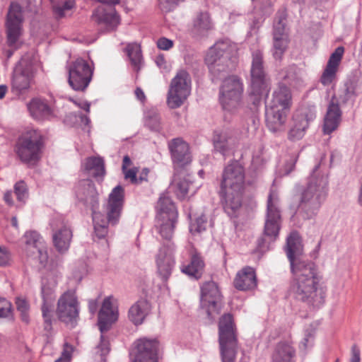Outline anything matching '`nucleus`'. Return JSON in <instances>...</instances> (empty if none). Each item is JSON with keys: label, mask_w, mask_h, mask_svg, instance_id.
I'll use <instances>...</instances> for the list:
<instances>
[{"label": "nucleus", "mask_w": 362, "mask_h": 362, "mask_svg": "<svg viewBox=\"0 0 362 362\" xmlns=\"http://www.w3.org/2000/svg\"><path fill=\"white\" fill-rule=\"evenodd\" d=\"M290 267L293 274L291 291L295 298L309 304H322L325 292L320 287L321 277L315 264L305 257L290 262Z\"/></svg>", "instance_id": "1"}, {"label": "nucleus", "mask_w": 362, "mask_h": 362, "mask_svg": "<svg viewBox=\"0 0 362 362\" xmlns=\"http://www.w3.org/2000/svg\"><path fill=\"white\" fill-rule=\"evenodd\" d=\"M290 267L293 274L291 291L295 298L309 304H322L325 292L320 287L321 277L315 264L305 257L290 262Z\"/></svg>", "instance_id": "2"}, {"label": "nucleus", "mask_w": 362, "mask_h": 362, "mask_svg": "<svg viewBox=\"0 0 362 362\" xmlns=\"http://www.w3.org/2000/svg\"><path fill=\"white\" fill-rule=\"evenodd\" d=\"M319 167L320 164L315 165L306 186L300 192L298 211L305 220L312 219L317 215L327 197L328 178L319 172Z\"/></svg>", "instance_id": "3"}, {"label": "nucleus", "mask_w": 362, "mask_h": 362, "mask_svg": "<svg viewBox=\"0 0 362 362\" xmlns=\"http://www.w3.org/2000/svg\"><path fill=\"white\" fill-rule=\"evenodd\" d=\"M291 105L290 88L284 83H279L266 107V122L270 131L276 132L284 129Z\"/></svg>", "instance_id": "4"}, {"label": "nucleus", "mask_w": 362, "mask_h": 362, "mask_svg": "<svg viewBox=\"0 0 362 362\" xmlns=\"http://www.w3.org/2000/svg\"><path fill=\"white\" fill-rule=\"evenodd\" d=\"M124 200V191L122 186H116L109 195L108 202L106 206V214L105 217L100 212L96 210L92 213L94 230L99 238H103L107 234V226L109 223L115 225L117 223L122 211Z\"/></svg>", "instance_id": "5"}, {"label": "nucleus", "mask_w": 362, "mask_h": 362, "mask_svg": "<svg viewBox=\"0 0 362 362\" xmlns=\"http://www.w3.org/2000/svg\"><path fill=\"white\" fill-rule=\"evenodd\" d=\"M218 344L222 362H235L238 342L233 318L230 313L224 314L219 320Z\"/></svg>", "instance_id": "6"}, {"label": "nucleus", "mask_w": 362, "mask_h": 362, "mask_svg": "<svg viewBox=\"0 0 362 362\" xmlns=\"http://www.w3.org/2000/svg\"><path fill=\"white\" fill-rule=\"evenodd\" d=\"M43 148L44 141L40 132L30 129L19 137L16 151L22 162L35 164L40 159Z\"/></svg>", "instance_id": "7"}, {"label": "nucleus", "mask_w": 362, "mask_h": 362, "mask_svg": "<svg viewBox=\"0 0 362 362\" xmlns=\"http://www.w3.org/2000/svg\"><path fill=\"white\" fill-rule=\"evenodd\" d=\"M243 86L235 76L226 78L219 90V102L225 112L235 113L242 107Z\"/></svg>", "instance_id": "8"}, {"label": "nucleus", "mask_w": 362, "mask_h": 362, "mask_svg": "<svg viewBox=\"0 0 362 362\" xmlns=\"http://www.w3.org/2000/svg\"><path fill=\"white\" fill-rule=\"evenodd\" d=\"M205 62L209 71L216 78L228 72L233 64L230 62V46L228 42H218L208 51Z\"/></svg>", "instance_id": "9"}, {"label": "nucleus", "mask_w": 362, "mask_h": 362, "mask_svg": "<svg viewBox=\"0 0 362 362\" xmlns=\"http://www.w3.org/2000/svg\"><path fill=\"white\" fill-rule=\"evenodd\" d=\"M79 302L74 289L64 292L59 298L55 310L57 319L66 327H75L79 320Z\"/></svg>", "instance_id": "10"}, {"label": "nucleus", "mask_w": 362, "mask_h": 362, "mask_svg": "<svg viewBox=\"0 0 362 362\" xmlns=\"http://www.w3.org/2000/svg\"><path fill=\"white\" fill-rule=\"evenodd\" d=\"M269 85L270 81L266 72L263 53L259 49L255 50L252 53L250 93L257 97L267 95Z\"/></svg>", "instance_id": "11"}, {"label": "nucleus", "mask_w": 362, "mask_h": 362, "mask_svg": "<svg viewBox=\"0 0 362 362\" xmlns=\"http://www.w3.org/2000/svg\"><path fill=\"white\" fill-rule=\"evenodd\" d=\"M191 92V78L185 70L179 71L172 79L167 95V104L170 109L183 105Z\"/></svg>", "instance_id": "12"}, {"label": "nucleus", "mask_w": 362, "mask_h": 362, "mask_svg": "<svg viewBox=\"0 0 362 362\" xmlns=\"http://www.w3.org/2000/svg\"><path fill=\"white\" fill-rule=\"evenodd\" d=\"M102 5L97 7L92 13L91 20L106 32L114 31L120 23V17L114 6L119 0H97Z\"/></svg>", "instance_id": "13"}, {"label": "nucleus", "mask_w": 362, "mask_h": 362, "mask_svg": "<svg viewBox=\"0 0 362 362\" xmlns=\"http://www.w3.org/2000/svg\"><path fill=\"white\" fill-rule=\"evenodd\" d=\"M69 86L77 91H84L89 86L93 75L94 67L83 58H78L68 67Z\"/></svg>", "instance_id": "14"}, {"label": "nucleus", "mask_w": 362, "mask_h": 362, "mask_svg": "<svg viewBox=\"0 0 362 362\" xmlns=\"http://www.w3.org/2000/svg\"><path fill=\"white\" fill-rule=\"evenodd\" d=\"M201 308L210 320H214L223 306L222 296L214 281H207L201 287Z\"/></svg>", "instance_id": "15"}, {"label": "nucleus", "mask_w": 362, "mask_h": 362, "mask_svg": "<svg viewBox=\"0 0 362 362\" xmlns=\"http://www.w3.org/2000/svg\"><path fill=\"white\" fill-rule=\"evenodd\" d=\"M281 222V216L279 209V199L277 193L271 189L267 198L264 235L271 240H274L279 235Z\"/></svg>", "instance_id": "16"}, {"label": "nucleus", "mask_w": 362, "mask_h": 362, "mask_svg": "<svg viewBox=\"0 0 362 362\" xmlns=\"http://www.w3.org/2000/svg\"><path fill=\"white\" fill-rule=\"evenodd\" d=\"M22 23L21 6L18 3L12 2L6 21V43L8 47L17 48V43L23 33Z\"/></svg>", "instance_id": "17"}, {"label": "nucleus", "mask_w": 362, "mask_h": 362, "mask_svg": "<svg viewBox=\"0 0 362 362\" xmlns=\"http://www.w3.org/2000/svg\"><path fill=\"white\" fill-rule=\"evenodd\" d=\"M245 178L243 166L238 161L232 162L223 170L221 189L244 190Z\"/></svg>", "instance_id": "18"}, {"label": "nucleus", "mask_w": 362, "mask_h": 362, "mask_svg": "<svg viewBox=\"0 0 362 362\" xmlns=\"http://www.w3.org/2000/svg\"><path fill=\"white\" fill-rule=\"evenodd\" d=\"M171 159L175 168H182L192 161V156L188 144L182 138L171 139L168 144Z\"/></svg>", "instance_id": "19"}, {"label": "nucleus", "mask_w": 362, "mask_h": 362, "mask_svg": "<svg viewBox=\"0 0 362 362\" xmlns=\"http://www.w3.org/2000/svg\"><path fill=\"white\" fill-rule=\"evenodd\" d=\"M158 341L156 339L141 338L135 342V353L132 362H158Z\"/></svg>", "instance_id": "20"}, {"label": "nucleus", "mask_w": 362, "mask_h": 362, "mask_svg": "<svg viewBox=\"0 0 362 362\" xmlns=\"http://www.w3.org/2000/svg\"><path fill=\"white\" fill-rule=\"evenodd\" d=\"M76 194L78 201L89 207L92 213L98 208V192L92 180H81L76 187Z\"/></svg>", "instance_id": "21"}, {"label": "nucleus", "mask_w": 362, "mask_h": 362, "mask_svg": "<svg viewBox=\"0 0 362 362\" xmlns=\"http://www.w3.org/2000/svg\"><path fill=\"white\" fill-rule=\"evenodd\" d=\"M213 144L214 150L226 157L237 148L238 139L231 130L216 131Z\"/></svg>", "instance_id": "22"}, {"label": "nucleus", "mask_w": 362, "mask_h": 362, "mask_svg": "<svg viewBox=\"0 0 362 362\" xmlns=\"http://www.w3.org/2000/svg\"><path fill=\"white\" fill-rule=\"evenodd\" d=\"M112 299V296L106 297L98 312V325L102 334L107 332L118 319V309L113 305Z\"/></svg>", "instance_id": "23"}, {"label": "nucleus", "mask_w": 362, "mask_h": 362, "mask_svg": "<svg viewBox=\"0 0 362 362\" xmlns=\"http://www.w3.org/2000/svg\"><path fill=\"white\" fill-rule=\"evenodd\" d=\"M224 211L230 217L236 216L243 205V190L220 189Z\"/></svg>", "instance_id": "24"}, {"label": "nucleus", "mask_w": 362, "mask_h": 362, "mask_svg": "<svg viewBox=\"0 0 362 362\" xmlns=\"http://www.w3.org/2000/svg\"><path fill=\"white\" fill-rule=\"evenodd\" d=\"M174 250V244L173 243H168L160 248L156 256L158 272L163 281H167L171 274L174 265L172 257Z\"/></svg>", "instance_id": "25"}, {"label": "nucleus", "mask_w": 362, "mask_h": 362, "mask_svg": "<svg viewBox=\"0 0 362 362\" xmlns=\"http://www.w3.org/2000/svg\"><path fill=\"white\" fill-rule=\"evenodd\" d=\"M315 117V114L310 112H296L293 115L290 129L288 132V139L291 141L301 139L305 130L309 126L310 121Z\"/></svg>", "instance_id": "26"}, {"label": "nucleus", "mask_w": 362, "mask_h": 362, "mask_svg": "<svg viewBox=\"0 0 362 362\" xmlns=\"http://www.w3.org/2000/svg\"><path fill=\"white\" fill-rule=\"evenodd\" d=\"M233 285L240 291H251L257 285L255 270L251 267H245L239 271L234 279Z\"/></svg>", "instance_id": "27"}, {"label": "nucleus", "mask_w": 362, "mask_h": 362, "mask_svg": "<svg viewBox=\"0 0 362 362\" xmlns=\"http://www.w3.org/2000/svg\"><path fill=\"white\" fill-rule=\"evenodd\" d=\"M341 112L339 108V101L335 96H333L328 105L327 114L324 119L323 131L325 134H329L334 131L340 122Z\"/></svg>", "instance_id": "28"}, {"label": "nucleus", "mask_w": 362, "mask_h": 362, "mask_svg": "<svg viewBox=\"0 0 362 362\" xmlns=\"http://www.w3.org/2000/svg\"><path fill=\"white\" fill-rule=\"evenodd\" d=\"M344 49L343 47H338L331 54L325 69L320 78V82L324 86L329 85L336 76L337 67L342 58Z\"/></svg>", "instance_id": "29"}, {"label": "nucleus", "mask_w": 362, "mask_h": 362, "mask_svg": "<svg viewBox=\"0 0 362 362\" xmlns=\"http://www.w3.org/2000/svg\"><path fill=\"white\" fill-rule=\"evenodd\" d=\"M289 263L298 259L305 258L301 238L296 231H293L286 238L284 247Z\"/></svg>", "instance_id": "30"}, {"label": "nucleus", "mask_w": 362, "mask_h": 362, "mask_svg": "<svg viewBox=\"0 0 362 362\" xmlns=\"http://www.w3.org/2000/svg\"><path fill=\"white\" fill-rule=\"evenodd\" d=\"M25 248L27 252L33 256H37L40 262L43 263L47 260V256L40 247V235L36 231L26 232L24 235Z\"/></svg>", "instance_id": "31"}, {"label": "nucleus", "mask_w": 362, "mask_h": 362, "mask_svg": "<svg viewBox=\"0 0 362 362\" xmlns=\"http://www.w3.org/2000/svg\"><path fill=\"white\" fill-rule=\"evenodd\" d=\"M151 310L149 302L145 298H140L134 303L128 312L129 320L135 325H141Z\"/></svg>", "instance_id": "32"}, {"label": "nucleus", "mask_w": 362, "mask_h": 362, "mask_svg": "<svg viewBox=\"0 0 362 362\" xmlns=\"http://www.w3.org/2000/svg\"><path fill=\"white\" fill-rule=\"evenodd\" d=\"M30 115L37 120H43L52 117L53 112L47 103L41 98H33L27 104Z\"/></svg>", "instance_id": "33"}, {"label": "nucleus", "mask_w": 362, "mask_h": 362, "mask_svg": "<svg viewBox=\"0 0 362 362\" xmlns=\"http://www.w3.org/2000/svg\"><path fill=\"white\" fill-rule=\"evenodd\" d=\"M35 83V78L18 71L13 70L11 79V90L16 95H21L29 91Z\"/></svg>", "instance_id": "34"}, {"label": "nucleus", "mask_w": 362, "mask_h": 362, "mask_svg": "<svg viewBox=\"0 0 362 362\" xmlns=\"http://www.w3.org/2000/svg\"><path fill=\"white\" fill-rule=\"evenodd\" d=\"M72 236L71 230L66 226H63L60 228L53 230V243L59 252L64 253L68 250Z\"/></svg>", "instance_id": "35"}, {"label": "nucleus", "mask_w": 362, "mask_h": 362, "mask_svg": "<svg viewBox=\"0 0 362 362\" xmlns=\"http://www.w3.org/2000/svg\"><path fill=\"white\" fill-rule=\"evenodd\" d=\"M204 265L202 257L199 252L194 251L191 255L190 262L183 266L181 270L188 276L199 279L202 275Z\"/></svg>", "instance_id": "36"}, {"label": "nucleus", "mask_w": 362, "mask_h": 362, "mask_svg": "<svg viewBox=\"0 0 362 362\" xmlns=\"http://www.w3.org/2000/svg\"><path fill=\"white\" fill-rule=\"evenodd\" d=\"M157 218L164 219L170 218L175 220L177 218V212L172 200L166 197L161 196L157 204Z\"/></svg>", "instance_id": "37"}, {"label": "nucleus", "mask_w": 362, "mask_h": 362, "mask_svg": "<svg viewBox=\"0 0 362 362\" xmlns=\"http://www.w3.org/2000/svg\"><path fill=\"white\" fill-rule=\"evenodd\" d=\"M213 28V23L208 12H199L193 21L192 32L197 36L204 35Z\"/></svg>", "instance_id": "38"}, {"label": "nucleus", "mask_w": 362, "mask_h": 362, "mask_svg": "<svg viewBox=\"0 0 362 362\" xmlns=\"http://www.w3.org/2000/svg\"><path fill=\"white\" fill-rule=\"evenodd\" d=\"M84 170L91 176L98 179L105 174L104 160L100 157H88L83 163Z\"/></svg>", "instance_id": "39"}, {"label": "nucleus", "mask_w": 362, "mask_h": 362, "mask_svg": "<svg viewBox=\"0 0 362 362\" xmlns=\"http://www.w3.org/2000/svg\"><path fill=\"white\" fill-rule=\"evenodd\" d=\"M133 69L138 74L144 66V59L141 49L137 43H129L125 47Z\"/></svg>", "instance_id": "40"}, {"label": "nucleus", "mask_w": 362, "mask_h": 362, "mask_svg": "<svg viewBox=\"0 0 362 362\" xmlns=\"http://www.w3.org/2000/svg\"><path fill=\"white\" fill-rule=\"evenodd\" d=\"M14 70L35 78L37 72V59L33 54H25L22 57Z\"/></svg>", "instance_id": "41"}, {"label": "nucleus", "mask_w": 362, "mask_h": 362, "mask_svg": "<svg viewBox=\"0 0 362 362\" xmlns=\"http://www.w3.org/2000/svg\"><path fill=\"white\" fill-rule=\"evenodd\" d=\"M295 354L293 348L286 342H280L276 345L273 354V362H292Z\"/></svg>", "instance_id": "42"}, {"label": "nucleus", "mask_w": 362, "mask_h": 362, "mask_svg": "<svg viewBox=\"0 0 362 362\" xmlns=\"http://www.w3.org/2000/svg\"><path fill=\"white\" fill-rule=\"evenodd\" d=\"M289 43L288 37H273V46L272 54L276 60L281 61L288 48Z\"/></svg>", "instance_id": "43"}, {"label": "nucleus", "mask_w": 362, "mask_h": 362, "mask_svg": "<svg viewBox=\"0 0 362 362\" xmlns=\"http://www.w3.org/2000/svg\"><path fill=\"white\" fill-rule=\"evenodd\" d=\"M158 225V232L161 236L170 240L173 234V230L175 225L177 222V219L170 220V218H165V220L157 218Z\"/></svg>", "instance_id": "44"}, {"label": "nucleus", "mask_w": 362, "mask_h": 362, "mask_svg": "<svg viewBox=\"0 0 362 362\" xmlns=\"http://www.w3.org/2000/svg\"><path fill=\"white\" fill-rule=\"evenodd\" d=\"M144 124L151 131L159 132L161 129L160 117L156 110L146 112Z\"/></svg>", "instance_id": "45"}, {"label": "nucleus", "mask_w": 362, "mask_h": 362, "mask_svg": "<svg viewBox=\"0 0 362 362\" xmlns=\"http://www.w3.org/2000/svg\"><path fill=\"white\" fill-rule=\"evenodd\" d=\"M195 191L196 187L186 179L179 181L177 184L176 194L179 199H185L189 194H193Z\"/></svg>", "instance_id": "46"}, {"label": "nucleus", "mask_w": 362, "mask_h": 362, "mask_svg": "<svg viewBox=\"0 0 362 362\" xmlns=\"http://www.w3.org/2000/svg\"><path fill=\"white\" fill-rule=\"evenodd\" d=\"M52 9L56 16L62 18L64 16V11L70 10L73 6L72 0H50Z\"/></svg>", "instance_id": "47"}, {"label": "nucleus", "mask_w": 362, "mask_h": 362, "mask_svg": "<svg viewBox=\"0 0 362 362\" xmlns=\"http://www.w3.org/2000/svg\"><path fill=\"white\" fill-rule=\"evenodd\" d=\"M286 18L284 13L278 16L274 23L273 37H288L286 29Z\"/></svg>", "instance_id": "48"}, {"label": "nucleus", "mask_w": 362, "mask_h": 362, "mask_svg": "<svg viewBox=\"0 0 362 362\" xmlns=\"http://www.w3.org/2000/svg\"><path fill=\"white\" fill-rule=\"evenodd\" d=\"M41 311L44 320V329L47 332H49L52 329V303H42Z\"/></svg>", "instance_id": "49"}, {"label": "nucleus", "mask_w": 362, "mask_h": 362, "mask_svg": "<svg viewBox=\"0 0 362 362\" xmlns=\"http://www.w3.org/2000/svg\"><path fill=\"white\" fill-rule=\"evenodd\" d=\"M57 281H54L52 284H47L44 281L42 284L41 288V296L42 298V303H53L55 299V286L57 285Z\"/></svg>", "instance_id": "50"}, {"label": "nucleus", "mask_w": 362, "mask_h": 362, "mask_svg": "<svg viewBox=\"0 0 362 362\" xmlns=\"http://www.w3.org/2000/svg\"><path fill=\"white\" fill-rule=\"evenodd\" d=\"M16 309L21 313V320L25 323L29 322V310L30 304L28 301L23 298L17 297L16 298Z\"/></svg>", "instance_id": "51"}, {"label": "nucleus", "mask_w": 362, "mask_h": 362, "mask_svg": "<svg viewBox=\"0 0 362 362\" xmlns=\"http://www.w3.org/2000/svg\"><path fill=\"white\" fill-rule=\"evenodd\" d=\"M356 82L353 80L347 81L344 84V89L343 91V95L340 98L343 103H346L348 100L356 96Z\"/></svg>", "instance_id": "52"}, {"label": "nucleus", "mask_w": 362, "mask_h": 362, "mask_svg": "<svg viewBox=\"0 0 362 362\" xmlns=\"http://www.w3.org/2000/svg\"><path fill=\"white\" fill-rule=\"evenodd\" d=\"M14 192L18 201L25 202L28 197V190L24 181L21 180L15 184Z\"/></svg>", "instance_id": "53"}, {"label": "nucleus", "mask_w": 362, "mask_h": 362, "mask_svg": "<svg viewBox=\"0 0 362 362\" xmlns=\"http://www.w3.org/2000/svg\"><path fill=\"white\" fill-rule=\"evenodd\" d=\"M207 218L205 215L202 214L199 217L195 218V221L190 226V231L192 233L197 232L200 233L204 231L206 228Z\"/></svg>", "instance_id": "54"}, {"label": "nucleus", "mask_w": 362, "mask_h": 362, "mask_svg": "<svg viewBox=\"0 0 362 362\" xmlns=\"http://www.w3.org/2000/svg\"><path fill=\"white\" fill-rule=\"evenodd\" d=\"M21 4H18L21 6V11L23 8H26L28 11L31 12H35L37 7L40 4L41 0H20Z\"/></svg>", "instance_id": "55"}, {"label": "nucleus", "mask_w": 362, "mask_h": 362, "mask_svg": "<svg viewBox=\"0 0 362 362\" xmlns=\"http://www.w3.org/2000/svg\"><path fill=\"white\" fill-rule=\"evenodd\" d=\"M124 178L126 180H130L132 184H139V180L136 177V174L138 170L136 168H133L131 169H126L125 170H122Z\"/></svg>", "instance_id": "56"}, {"label": "nucleus", "mask_w": 362, "mask_h": 362, "mask_svg": "<svg viewBox=\"0 0 362 362\" xmlns=\"http://www.w3.org/2000/svg\"><path fill=\"white\" fill-rule=\"evenodd\" d=\"M12 318V306L8 302L4 301V305H0V318Z\"/></svg>", "instance_id": "57"}, {"label": "nucleus", "mask_w": 362, "mask_h": 362, "mask_svg": "<svg viewBox=\"0 0 362 362\" xmlns=\"http://www.w3.org/2000/svg\"><path fill=\"white\" fill-rule=\"evenodd\" d=\"M298 154L293 155V156H291L289 160H288L286 161V163L284 165V171H285L284 174L285 175H288L290 173H291L294 170L296 163L298 160Z\"/></svg>", "instance_id": "58"}, {"label": "nucleus", "mask_w": 362, "mask_h": 362, "mask_svg": "<svg viewBox=\"0 0 362 362\" xmlns=\"http://www.w3.org/2000/svg\"><path fill=\"white\" fill-rule=\"evenodd\" d=\"M173 45V42L166 37H160L157 41V46L160 49L168 50Z\"/></svg>", "instance_id": "59"}, {"label": "nucleus", "mask_w": 362, "mask_h": 362, "mask_svg": "<svg viewBox=\"0 0 362 362\" xmlns=\"http://www.w3.org/2000/svg\"><path fill=\"white\" fill-rule=\"evenodd\" d=\"M109 341L105 339V337L102 334L100 336V344L98 346L101 351V356H105L109 353Z\"/></svg>", "instance_id": "60"}, {"label": "nucleus", "mask_w": 362, "mask_h": 362, "mask_svg": "<svg viewBox=\"0 0 362 362\" xmlns=\"http://www.w3.org/2000/svg\"><path fill=\"white\" fill-rule=\"evenodd\" d=\"M98 301L97 300H89L88 301V310H89V312L92 314V315H94L95 314V313L97 312V310H98Z\"/></svg>", "instance_id": "61"}, {"label": "nucleus", "mask_w": 362, "mask_h": 362, "mask_svg": "<svg viewBox=\"0 0 362 362\" xmlns=\"http://www.w3.org/2000/svg\"><path fill=\"white\" fill-rule=\"evenodd\" d=\"M360 351L356 348V346L352 347V356L350 362H360Z\"/></svg>", "instance_id": "62"}, {"label": "nucleus", "mask_w": 362, "mask_h": 362, "mask_svg": "<svg viewBox=\"0 0 362 362\" xmlns=\"http://www.w3.org/2000/svg\"><path fill=\"white\" fill-rule=\"evenodd\" d=\"M71 358V354L69 351H63L61 357L55 360L54 362H69Z\"/></svg>", "instance_id": "63"}, {"label": "nucleus", "mask_w": 362, "mask_h": 362, "mask_svg": "<svg viewBox=\"0 0 362 362\" xmlns=\"http://www.w3.org/2000/svg\"><path fill=\"white\" fill-rule=\"evenodd\" d=\"M4 199L8 205L12 206L13 204V201L12 199V192L11 191L6 192L4 195Z\"/></svg>", "instance_id": "64"}]
</instances>
